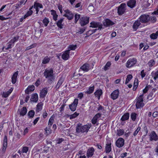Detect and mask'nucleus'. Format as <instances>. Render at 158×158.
<instances>
[{
	"mask_svg": "<svg viewBox=\"0 0 158 158\" xmlns=\"http://www.w3.org/2000/svg\"><path fill=\"white\" fill-rule=\"evenodd\" d=\"M136 2V0H130L127 2V5L128 7L132 8L135 6Z\"/></svg>",
	"mask_w": 158,
	"mask_h": 158,
	"instance_id": "13",
	"label": "nucleus"
},
{
	"mask_svg": "<svg viewBox=\"0 0 158 158\" xmlns=\"http://www.w3.org/2000/svg\"><path fill=\"white\" fill-rule=\"evenodd\" d=\"M90 27L93 28H97L98 30H101L103 28L102 24L99 22H92L90 23Z\"/></svg>",
	"mask_w": 158,
	"mask_h": 158,
	"instance_id": "4",
	"label": "nucleus"
},
{
	"mask_svg": "<svg viewBox=\"0 0 158 158\" xmlns=\"http://www.w3.org/2000/svg\"><path fill=\"white\" fill-rule=\"evenodd\" d=\"M33 7V6H32L30 8L29 10L28 11L26 14L24 16V19H26L27 17L32 15L33 13V11L31 10V9Z\"/></svg>",
	"mask_w": 158,
	"mask_h": 158,
	"instance_id": "31",
	"label": "nucleus"
},
{
	"mask_svg": "<svg viewBox=\"0 0 158 158\" xmlns=\"http://www.w3.org/2000/svg\"><path fill=\"white\" fill-rule=\"evenodd\" d=\"M117 135L119 136L122 135L124 133V131L123 129H118L117 130Z\"/></svg>",
	"mask_w": 158,
	"mask_h": 158,
	"instance_id": "37",
	"label": "nucleus"
},
{
	"mask_svg": "<svg viewBox=\"0 0 158 158\" xmlns=\"http://www.w3.org/2000/svg\"><path fill=\"white\" fill-rule=\"evenodd\" d=\"M140 130V127H138L136 130L135 131L133 135L134 136L136 135L139 131Z\"/></svg>",
	"mask_w": 158,
	"mask_h": 158,
	"instance_id": "55",
	"label": "nucleus"
},
{
	"mask_svg": "<svg viewBox=\"0 0 158 158\" xmlns=\"http://www.w3.org/2000/svg\"><path fill=\"white\" fill-rule=\"evenodd\" d=\"M150 38L152 39H156L157 38V35L156 33H152L150 35Z\"/></svg>",
	"mask_w": 158,
	"mask_h": 158,
	"instance_id": "52",
	"label": "nucleus"
},
{
	"mask_svg": "<svg viewBox=\"0 0 158 158\" xmlns=\"http://www.w3.org/2000/svg\"><path fill=\"white\" fill-rule=\"evenodd\" d=\"M139 19L141 23H145L148 22L150 20V18L148 15L143 14L140 16Z\"/></svg>",
	"mask_w": 158,
	"mask_h": 158,
	"instance_id": "5",
	"label": "nucleus"
},
{
	"mask_svg": "<svg viewBox=\"0 0 158 158\" xmlns=\"http://www.w3.org/2000/svg\"><path fill=\"white\" fill-rule=\"evenodd\" d=\"M143 94L141 95L137 99V102L136 103V106L137 108H139L142 107L144 106L143 101Z\"/></svg>",
	"mask_w": 158,
	"mask_h": 158,
	"instance_id": "2",
	"label": "nucleus"
},
{
	"mask_svg": "<svg viewBox=\"0 0 158 158\" xmlns=\"http://www.w3.org/2000/svg\"><path fill=\"white\" fill-rule=\"evenodd\" d=\"M141 76L143 78L144 77L145 75V74L144 73V70H142L141 72Z\"/></svg>",
	"mask_w": 158,
	"mask_h": 158,
	"instance_id": "64",
	"label": "nucleus"
},
{
	"mask_svg": "<svg viewBox=\"0 0 158 158\" xmlns=\"http://www.w3.org/2000/svg\"><path fill=\"white\" fill-rule=\"evenodd\" d=\"M35 89V86L33 85L29 86L25 90V93L29 94L30 92H32Z\"/></svg>",
	"mask_w": 158,
	"mask_h": 158,
	"instance_id": "24",
	"label": "nucleus"
},
{
	"mask_svg": "<svg viewBox=\"0 0 158 158\" xmlns=\"http://www.w3.org/2000/svg\"><path fill=\"white\" fill-rule=\"evenodd\" d=\"M111 65V63L110 62H108L105 65V66L104 69L105 70H106L109 69Z\"/></svg>",
	"mask_w": 158,
	"mask_h": 158,
	"instance_id": "44",
	"label": "nucleus"
},
{
	"mask_svg": "<svg viewBox=\"0 0 158 158\" xmlns=\"http://www.w3.org/2000/svg\"><path fill=\"white\" fill-rule=\"evenodd\" d=\"M27 110L26 107H24L21 110L20 112V115L23 116L25 115L27 113Z\"/></svg>",
	"mask_w": 158,
	"mask_h": 158,
	"instance_id": "29",
	"label": "nucleus"
},
{
	"mask_svg": "<svg viewBox=\"0 0 158 158\" xmlns=\"http://www.w3.org/2000/svg\"><path fill=\"white\" fill-rule=\"evenodd\" d=\"M129 117V114L128 113H127L124 114L121 118V119L122 121H125L127 120Z\"/></svg>",
	"mask_w": 158,
	"mask_h": 158,
	"instance_id": "33",
	"label": "nucleus"
},
{
	"mask_svg": "<svg viewBox=\"0 0 158 158\" xmlns=\"http://www.w3.org/2000/svg\"><path fill=\"white\" fill-rule=\"evenodd\" d=\"M101 115V114L99 113L96 114L91 120L92 123L93 124H95L97 121L98 119L100 117Z\"/></svg>",
	"mask_w": 158,
	"mask_h": 158,
	"instance_id": "20",
	"label": "nucleus"
},
{
	"mask_svg": "<svg viewBox=\"0 0 158 158\" xmlns=\"http://www.w3.org/2000/svg\"><path fill=\"white\" fill-rule=\"evenodd\" d=\"M34 7H37L38 8L39 7L40 8H43V6L42 5V4H40L38 3H35L34 5Z\"/></svg>",
	"mask_w": 158,
	"mask_h": 158,
	"instance_id": "50",
	"label": "nucleus"
},
{
	"mask_svg": "<svg viewBox=\"0 0 158 158\" xmlns=\"http://www.w3.org/2000/svg\"><path fill=\"white\" fill-rule=\"evenodd\" d=\"M138 85V82L137 79H135L134 81V88L133 89L135 90L137 88Z\"/></svg>",
	"mask_w": 158,
	"mask_h": 158,
	"instance_id": "47",
	"label": "nucleus"
},
{
	"mask_svg": "<svg viewBox=\"0 0 158 158\" xmlns=\"http://www.w3.org/2000/svg\"><path fill=\"white\" fill-rule=\"evenodd\" d=\"M115 144L117 147L119 148H121L124 145V139L122 138H120L117 140Z\"/></svg>",
	"mask_w": 158,
	"mask_h": 158,
	"instance_id": "10",
	"label": "nucleus"
},
{
	"mask_svg": "<svg viewBox=\"0 0 158 158\" xmlns=\"http://www.w3.org/2000/svg\"><path fill=\"white\" fill-rule=\"evenodd\" d=\"M94 86L90 87L85 92V93L87 94H90L92 93L94 91Z\"/></svg>",
	"mask_w": 158,
	"mask_h": 158,
	"instance_id": "35",
	"label": "nucleus"
},
{
	"mask_svg": "<svg viewBox=\"0 0 158 158\" xmlns=\"http://www.w3.org/2000/svg\"><path fill=\"white\" fill-rule=\"evenodd\" d=\"M28 150V147H24L23 148L22 152L23 153H27Z\"/></svg>",
	"mask_w": 158,
	"mask_h": 158,
	"instance_id": "53",
	"label": "nucleus"
},
{
	"mask_svg": "<svg viewBox=\"0 0 158 158\" xmlns=\"http://www.w3.org/2000/svg\"><path fill=\"white\" fill-rule=\"evenodd\" d=\"M104 26L105 27H110L113 25L114 23L109 19H104L103 21Z\"/></svg>",
	"mask_w": 158,
	"mask_h": 158,
	"instance_id": "11",
	"label": "nucleus"
},
{
	"mask_svg": "<svg viewBox=\"0 0 158 158\" xmlns=\"http://www.w3.org/2000/svg\"><path fill=\"white\" fill-rule=\"evenodd\" d=\"M43 106V104L42 102H40L38 103L37 105L36 110L37 112H39L41 110L42 108V106Z\"/></svg>",
	"mask_w": 158,
	"mask_h": 158,
	"instance_id": "32",
	"label": "nucleus"
},
{
	"mask_svg": "<svg viewBox=\"0 0 158 158\" xmlns=\"http://www.w3.org/2000/svg\"><path fill=\"white\" fill-rule=\"evenodd\" d=\"M78 115L79 113H77L76 112H75L74 114L71 115L67 114V117L69 118L70 119H72L75 118Z\"/></svg>",
	"mask_w": 158,
	"mask_h": 158,
	"instance_id": "30",
	"label": "nucleus"
},
{
	"mask_svg": "<svg viewBox=\"0 0 158 158\" xmlns=\"http://www.w3.org/2000/svg\"><path fill=\"white\" fill-rule=\"evenodd\" d=\"M106 153H109L111 151V144H106Z\"/></svg>",
	"mask_w": 158,
	"mask_h": 158,
	"instance_id": "36",
	"label": "nucleus"
},
{
	"mask_svg": "<svg viewBox=\"0 0 158 158\" xmlns=\"http://www.w3.org/2000/svg\"><path fill=\"white\" fill-rule=\"evenodd\" d=\"M136 62L137 60L136 58L130 59L128 60L126 63V66L127 68H131L136 64Z\"/></svg>",
	"mask_w": 158,
	"mask_h": 158,
	"instance_id": "3",
	"label": "nucleus"
},
{
	"mask_svg": "<svg viewBox=\"0 0 158 158\" xmlns=\"http://www.w3.org/2000/svg\"><path fill=\"white\" fill-rule=\"evenodd\" d=\"M136 114L135 113H132L131 115V119L133 121H135L136 118Z\"/></svg>",
	"mask_w": 158,
	"mask_h": 158,
	"instance_id": "48",
	"label": "nucleus"
},
{
	"mask_svg": "<svg viewBox=\"0 0 158 158\" xmlns=\"http://www.w3.org/2000/svg\"><path fill=\"white\" fill-rule=\"evenodd\" d=\"M102 93V90H98L96 91L94 94L96 97H98L99 99L100 98L101 95Z\"/></svg>",
	"mask_w": 158,
	"mask_h": 158,
	"instance_id": "27",
	"label": "nucleus"
},
{
	"mask_svg": "<svg viewBox=\"0 0 158 158\" xmlns=\"http://www.w3.org/2000/svg\"><path fill=\"white\" fill-rule=\"evenodd\" d=\"M19 39L18 37H14L13 39H11L10 41V43L14 44L15 41Z\"/></svg>",
	"mask_w": 158,
	"mask_h": 158,
	"instance_id": "49",
	"label": "nucleus"
},
{
	"mask_svg": "<svg viewBox=\"0 0 158 158\" xmlns=\"http://www.w3.org/2000/svg\"><path fill=\"white\" fill-rule=\"evenodd\" d=\"M35 114V112L33 110H31L28 113V115L30 118H33Z\"/></svg>",
	"mask_w": 158,
	"mask_h": 158,
	"instance_id": "39",
	"label": "nucleus"
},
{
	"mask_svg": "<svg viewBox=\"0 0 158 158\" xmlns=\"http://www.w3.org/2000/svg\"><path fill=\"white\" fill-rule=\"evenodd\" d=\"M76 130L77 133L82 132V125L81 124H77L76 127Z\"/></svg>",
	"mask_w": 158,
	"mask_h": 158,
	"instance_id": "34",
	"label": "nucleus"
},
{
	"mask_svg": "<svg viewBox=\"0 0 158 158\" xmlns=\"http://www.w3.org/2000/svg\"><path fill=\"white\" fill-rule=\"evenodd\" d=\"M50 59L48 57H45L42 61V63L43 64H46L48 63Z\"/></svg>",
	"mask_w": 158,
	"mask_h": 158,
	"instance_id": "38",
	"label": "nucleus"
},
{
	"mask_svg": "<svg viewBox=\"0 0 158 158\" xmlns=\"http://www.w3.org/2000/svg\"><path fill=\"white\" fill-rule=\"evenodd\" d=\"M85 29L86 27H84L81 28H80L79 30H78V31L77 32V33L81 34L83 33L85 31Z\"/></svg>",
	"mask_w": 158,
	"mask_h": 158,
	"instance_id": "41",
	"label": "nucleus"
},
{
	"mask_svg": "<svg viewBox=\"0 0 158 158\" xmlns=\"http://www.w3.org/2000/svg\"><path fill=\"white\" fill-rule=\"evenodd\" d=\"M157 78H158V70L155 73V76L154 77V79L155 80H156Z\"/></svg>",
	"mask_w": 158,
	"mask_h": 158,
	"instance_id": "63",
	"label": "nucleus"
},
{
	"mask_svg": "<svg viewBox=\"0 0 158 158\" xmlns=\"http://www.w3.org/2000/svg\"><path fill=\"white\" fill-rule=\"evenodd\" d=\"M132 78V76L131 74H129L128 75L126 80L125 84H127Z\"/></svg>",
	"mask_w": 158,
	"mask_h": 158,
	"instance_id": "43",
	"label": "nucleus"
},
{
	"mask_svg": "<svg viewBox=\"0 0 158 158\" xmlns=\"http://www.w3.org/2000/svg\"><path fill=\"white\" fill-rule=\"evenodd\" d=\"M44 134L42 133H40L39 135L38 136V138L39 140H41L43 138Z\"/></svg>",
	"mask_w": 158,
	"mask_h": 158,
	"instance_id": "61",
	"label": "nucleus"
},
{
	"mask_svg": "<svg viewBox=\"0 0 158 158\" xmlns=\"http://www.w3.org/2000/svg\"><path fill=\"white\" fill-rule=\"evenodd\" d=\"M38 100V94H32L30 100L34 102H37Z\"/></svg>",
	"mask_w": 158,
	"mask_h": 158,
	"instance_id": "22",
	"label": "nucleus"
},
{
	"mask_svg": "<svg viewBox=\"0 0 158 158\" xmlns=\"http://www.w3.org/2000/svg\"><path fill=\"white\" fill-rule=\"evenodd\" d=\"M13 90V89L12 88H11L7 92H4L2 94V96L4 98H7L9 95L11 93Z\"/></svg>",
	"mask_w": 158,
	"mask_h": 158,
	"instance_id": "25",
	"label": "nucleus"
},
{
	"mask_svg": "<svg viewBox=\"0 0 158 158\" xmlns=\"http://www.w3.org/2000/svg\"><path fill=\"white\" fill-rule=\"evenodd\" d=\"M78 103V99L75 98L74 101L71 104L69 105V107L72 111H74L76 110V107Z\"/></svg>",
	"mask_w": 158,
	"mask_h": 158,
	"instance_id": "6",
	"label": "nucleus"
},
{
	"mask_svg": "<svg viewBox=\"0 0 158 158\" xmlns=\"http://www.w3.org/2000/svg\"><path fill=\"white\" fill-rule=\"evenodd\" d=\"M89 22V18L86 17H82L80 18V23L81 26H83Z\"/></svg>",
	"mask_w": 158,
	"mask_h": 158,
	"instance_id": "9",
	"label": "nucleus"
},
{
	"mask_svg": "<svg viewBox=\"0 0 158 158\" xmlns=\"http://www.w3.org/2000/svg\"><path fill=\"white\" fill-rule=\"evenodd\" d=\"M140 22L139 20L135 21L133 25V28L134 31H136L138 28L139 26L141 25Z\"/></svg>",
	"mask_w": 158,
	"mask_h": 158,
	"instance_id": "16",
	"label": "nucleus"
},
{
	"mask_svg": "<svg viewBox=\"0 0 158 158\" xmlns=\"http://www.w3.org/2000/svg\"><path fill=\"white\" fill-rule=\"evenodd\" d=\"M64 20V19H60L57 22V26L60 28L62 29L63 27V25L62 24Z\"/></svg>",
	"mask_w": 158,
	"mask_h": 158,
	"instance_id": "28",
	"label": "nucleus"
},
{
	"mask_svg": "<svg viewBox=\"0 0 158 158\" xmlns=\"http://www.w3.org/2000/svg\"><path fill=\"white\" fill-rule=\"evenodd\" d=\"M49 22V21L48 19L46 18H45L43 20V23L45 27H47L48 26V24Z\"/></svg>",
	"mask_w": 158,
	"mask_h": 158,
	"instance_id": "42",
	"label": "nucleus"
},
{
	"mask_svg": "<svg viewBox=\"0 0 158 158\" xmlns=\"http://www.w3.org/2000/svg\"><path fill=\"white\" fill-rule=\"evenodd\" d=\"M40 79H38L35 83V85L36 86H38L40 84Z\"/></svg>",
	"mask_w": 158,
	"mask_h": 158,
	"instance_id": "60",
	"label": "nucleus"
},
{
	"mask_svg": "<svg viewBox=\"0 0 158 158\" xmlns=\"http://www.w3.org/2000/svg\"><path fill=\"white\" fill-rule=\"evenodd\" d=\"M80 69L84 71L87 72L90 69V68L89 64L86 63L81 66Z\"/></svg>",
	"mask_w": 158,
	"mask_h": 158,
	"instance_id": "15",
	"label": "nucleus"
},
{
	"mask_svg": "<svg viewBox=\"0 0 158 158\" xmlns=\"http://www.w3.org/2000/svg\"><path fill=\"white\" fill-rule=\"evenodd\" d=\"M65 13L63 15L64 16L66 17L69 20H71L73 19V15L71 11L68 9L64 10Z\"/></svg>",
	"mask_w": 158,
	"mask_h": 158,
	"instance_id": "7",
	"label": "nucleus"
},
{
	"mask_svg": "<svg viewBox=\"0 0 158 158\" xmlns=\"http://www.w3.org/2000/svg\"><path fill=\"white\" fill-rule=\"evenodd\" d=\"M65 106V104H62L61 106V107L60 108V112H61L64 110V108Z\"/></svg>",
	"mask_w": 158,
	"mask_h": 158,
	"instance_id": "57",
	"label": "nucleus"
},
{
	"mask_svg": "<svg viewBox=\"0 0 158 158\" xmlns=\"http://www.w3.org/2000/svg\"><path fill=\"white\" fill-rule=\"evenodd\" d=\"M150 139L151 141L153 140L156 141L158 140V136L154 131H152L150 134Z\"/></svg>",
	"mask_w": 158,
	"mask_h": 158,
	"instance_id": "19",
	"label": "nucleus"
},
{
	"mask_svg": "<svg viewBox=\"0 0 158 158\" xmlns=\"http://www.w3.org/2000/svg\"><path fill=\"white\" fill-rule=\"evenodd\" d=\"M70 50H68L65 51L62 55V57L64 60H67L69 57V51Z\"/></svg>",
	"mask_w": 158,
	"mask_h": 158,
	"instance_id": "14",
	"label": "nucleus"
},
{
	"mask_svg": "<svg viewBox=\"0 0 158 158\" xmlns=\"http://www.w3.org/2000/svg\"><path fill=\"white\" fill-rule=\"evenodd\" d=\"M126 4L125 3H122L118 7V13L119 15H122L125 12L126 9L125 7Z\"/></svg>",
	"mask_w": 158,
	"mask_h": 158,
	"instance_id": "8",
	"label": "nucleus"
},
{
	"mask_svg": "<svg viewBox=\"0 0 158 158\" xmlns=\"http://www.w3.org/2000/svg\"><path fill=\"white\" fill-rule=\"evenodd\" d=\"M48 92L47 89L45 88L43 89L40 91V98H44L45 97Z\"/></svg>",
	"mask_w": 158,
	"mask_h": 158,
	"instance_id": "21",
	"label": "nucleus"
},
{
	"mask_svg": "<svg viewBox=\"0 0 158 158\" xmlns=\"http://www.w3.org/2000/svg\"><path fill=\"white\" fill-rule=\"evenodd\" d=\"M54 121V118L52 117L49 119L48 123V125L49 127H50L53 123Z\"/></svg>",
	"mask_w": 158,
	"mask_h": 158,
	"instance_id": "45",
	"label": "nucleus"
},
{
	"mask_svg": "<svg viewBox=\"0 0 158 158\" xmlns=\"http://www.w3.org/2000/svg\"><path fill=\"white\" fill-rule=\"evenodd\" d=\"M119 94V91L118 89L114 91L111 94L110 96L112 99L115 100L118 98Z\"/></svg>",
	"mask_w": 158,
	"mask_h": 158,
	"instance_id": "12",
	"label": "nucleus"
},
{
	"mask_svg": "<svg viewBox=\"0 0 158 158\" xmlns=\"http://www.w3.org/2000/svg\"><path fill=\"white\" fill-rule=\"evenodd\" d=\"M64 139L62 138L60 139H58L56 140V143H57L60 144L63 141Z\"/></svg>",
	"mask_w": 158,
	"mask_h": 158,
	"instance_id": "56",
	"label": "nucleus"
},
{
	"mask_svg": "<svg viewBox=\"0 0 158 158\" xmlns=\"http://www.w3.org/2000/svg\"><path fill=\"white\" fill-rule=\"evenodd\" d=\"M44 76L47 79L48 82L50 84L52 83L55 79L53 71L52 68L46 69L44 73Z\"/></svg>",
	"mask_w": 158,
	"mask_h": 158,
	"instance_id": "1",
	"label": "nucleus"
},
{
	"mask_svg": "<svg viewBox=\"0 0 158 158\" xmlns=\"http://www.w3.org/2000/svg\"><path fill=\"white\" fill-rule=\"evenodd\" d=\"M64 78L61 77H60V80L58 81V82L56 85V89H58L61 86L63 82L64 81Z\"/></svg>",
	"mask_w": 158,
	"mask_h": 158,
	"instance_id": "26",
	"label": "nucleus"
},
{
	"mask_svg": "<svg viewBox=\"0 0 158 158\" xmlns=\"http://www.w3.org/2000/svg\"><path fill=\"white\" fill-rule=\"evenodd\" d=\"M50 127H49L47 128L46 127L45 129V131H46L45 134L46 136H48L52 132L51 130L50 129Z\"/></svg>",
	"mask_w": 158,
	"mask_h": 158,
	"instance_id": "40",
	"label": "nucleus"
},
{
	"mask_svg": "<svg viewBox=\"0 0 158 158\" xmlns=\"http://www.w3.org/2000/svg\"><path fill=\"white\" fill-rule=\"evenodd\" d=\"M77 48V45H71L69 46L68 47L69 49L71 50H74Z\"/></svg>",
	"mask_w": 158,
	"mask_h": 158,
	"instance_id": "46",
	"label": "nucleus"
},
{
	"mask_svg": "<svg viewBox=\"0 0 158 158\" xmlns=\"http://www.w3.org/2000/svg\"><path fill=\"white\" fill-rule=\"evenodd\" d=\"M94 151V149L93 147L89 148L87 152V157H91L93 155Z\"/></svg>",
	"mask_w": 158,
	"mask_h": 158,
	"instance_id": "18",
	"label": "nucleus"
},
{
	"mask_svg": "<svg viewBox=\"0 0 158 158\" xmlns=\"http://www.w3.org/2000/svg\"><path fill=\"white\" fill-rule=\"evenodd\" d=\"M36 46V44H33L31 45L30 46L27 47V50H28L31 48H34L35 46Z\"/></svg>",
	"mask_w": 158,
	"mask_h": 158,
	"instance_id": "58",
	"label": "nucleus"
},
{
	"mask_svg": "<svg viewBox=\"0 0 158 158\" xmlns=\"http://www.w3.org/2000/svg\"><path fill=\"white\" fill-rule=\"evenodd\" d=\"M19 72L17 71L14 73L11 77V82L12 84H15L16 82L17 78Z\"/></svg>",
	"mask_w": 158,
	"mask_h": 158,
	"instance_id": "17",
	"label": "nucleus"
},
{
	"mask_svg": "<svg viewBox=\"0 0 158 158\" xmlns=\"http://www.w3.org/2000/svg\"><path fill=\"white\" fill-rule=\"evenodd\" d=\"M158 115V112L155 111L152 114V116L154 118H156Z\"/></svg>",
	"mask_w": 158,
	"mask_h": 158,
	"instance_id": "59",
	"label": "nucleus"
},
{
	"mask_svg": "<svg viewBox=\"0 0 158 158\" xmlns=\"http://www.w3.org/2000/svg\"><path fill=\"white\" fill-rule=\"evenodd\" d=\"M83 97V94L82 93H81L78 94V98L80 99H81Z\"/></svg>",
	"mask_w": 158,
	"mask_h": 158,
	"instance_id": "62",
	"label": "nucleus"
},
{
	"mask_svg": "<svg viewBox=\"0 0 158 158\" xmlns=\"http://www.w3.org/2000/svg\"><path fill=\"white\" fill-rule=\"evenodd\" d=\"M155 64L154 61L153 60H151L148 63V65L150 67H152Z\"/></svg>",
	"mask_w": 158,
	"mask_h": 158,
	"instance_id": "51",
	"label": "nucleus"
},
{
	"mask_svg": "<svg viewBox=\"0 0 158 158\" xmlns=\"http://www.w3.org/2000/svg\"><path fill=\"white\" fill-rule=\"evenodd\" d=\"M80 18V15H77V14H76L75 15V22L76 23L78 21V20H79V18Z\"/></svg>",
	"mask_w": 158,
	"mask_h": 158,
	"instance_id": "54",
	"label": "nucleus"
},
{
	"mask_svg": "<svg viewBox=\"0 0 158 158\" xmlns=\"http://www.w3.org/2000/svg\"><path fill=\"white\" fill-rule=\"evenodd\" d=\"M91 126V124H88V125H85L83 126H82V132H87Z\"/></svg>",
	"mask_w": 158,
	"mask_h": 158,
	"instance_id": "23",
	"label": "nucleus"
}]
</instances>
